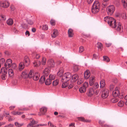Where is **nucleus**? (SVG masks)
Returning a JSON list of instances; mask_svg holds the SVG:
<instances>
[{
	"mask_svg": "<svg viewBox=\"0 0 127 127\" xmlns=\"http://www.w3.org/2000/svg\"><path fill=\"white\" fill-rule=\"evenodd\" d=\"M104 21L107 23L111 27L115 28L117 31H121L123 29L122 26L120 23H119L117 26L116 20L113 18L107 16L104 18Z\"/></svg>",
	"mask_w": 127,
	"mask_h": 127,
	"instance_id": "nucleus-1",
	"label": "nucleus"
},
{
	"mask_svg": "<svg viewBox=\"0 0 127 127\" xmlns=\"http://www.w3.org/2000/svg\"><path fill=\"white\" fill-rule=\"evenodd\" d=\"M100 6L99 1L97 0H95L92 7V12L94 14L97 13L99 11Z\"/></svg>",
	"mask_w": 127,
	"mask_h": 127,
	"instance_id": "nucleus-2",
	"label": "nucleus"
},
{
	"mask_svg": "<svg viewBox=\"0 0 127 127\" xmlns=\"http://www.w3.org/2000/svg\"><path fill=\"white\" fill-rule=\"evenodd\" d=\"M62 82H68L71 78V74L68 72L65 73L61 77Z\"/></svg>",
	"mask_w": 127,
	"mask_h": 127,
	"instance_id": "nucleus-3",
	"label": "nucleus"
},
{
	"mask_svg": "<svg viewBox=\"0 0 127 127\" xmlns=\"http://www.w3.org/2000/svg\"><path fill=\"white\" fill-rule=\"evenodd\" d=\"M115 8L114 5H110L106 8V11L109 15H111L114 12Z\"/></svg>",
	"mask_w": 127,
	"mask_h": 127,
	"instance_id": "nucleus-4",
	"label": "nucleus"
},
{
	"mask_svg": "<svg viewBox=\"0 0 127 127\" xmlns=\"http://www.w3.org/2000/svg\"><path fill=\"white\" fill-rule=\"evenodd\" d=\"M88 86V83L87 82H85L83 84V86L79 88V90L80 92L81 93H85L86 91V88Z\"/></svg>",
	"mask_w": 127,
	"mask_h": 127,
	"instance_id": "nucleus-5",
	"label": "nucleus"
},
{
	"mask_svg": "<svg viewBox=\"0 0 127 127\" xmlns=\"http://www.w3.org/2000/svg\"><path fill=\"white\" fill-rule=\"evenodd\" d=\"M109 92L108 90L105 89L103 91L101 96L103 99L106 98L109 95Z\"/></svg>",
	"mask_w": 127,
	"mask_h": 127,
	"instance_id": "nucleus-6",
	"label": "nucleus"
},
{
	"mask_svg": "<svg viewBox=\"0 0 127 127\" xmlns=\"http://www.w3.org/2000/svg\"><path fill=\"white\" fill-rule=\"evenodd\" d=\"M9 5V3L7 1L1 2L0 3V6L4 8H7Z\"/></svg>",
	"mask_w": 127,
	"mask_h": 127,
	"instance_id": "nucleus-7",
	"label": "nucleus"
},
{
	"mask_svg": "<svg viewBox=\"0 0 127 127\" xmlns=\"http://www.w3.org/2000/svg\"><path fill=\"white\" fill-rule=\"evenodd\" d=\"M47 108L45 107H42L40 109V112L39 113L38 115L41 116L44 114L47 111Z\"/></svg>",
	"mask_w": 127,
	"mask_h": 127,
	"instance_id": "nucleus-8",
	"label": "nucleus"
},
{
	"mask_svg": "<svg viewBox=\"0 0 127 127\" xmlns=\"http://www.w3.org/2000/svg\"><path fill=\"white\" fill-rule=\"evenodd\" d=\"M12 61L10 59H7L4 64L5 66L8 68L10 67L12 65Z\"/></svg>",
	"mask_w": 127,
	"mask_h": 127,
	"instance_id": "nucleus-9",
	"label": "nucleus"
},
{
	"mask_svg": "<svg viewBox=\"0 0 127 127\" xmlns=\"http://www.w3.org/2000/svg\"><path fill=\"white\" fill-rule=\"evenodd\" d=\"M24 63L26 65H29L30 63V60L29 57L27 56H25L24 58Z\"/></svg>",
	"mask_w": 127,
	"mask_h": 127,
	"instance_id": "nucleus-10",
	"label": "nucleus"
},
{
	"mask_svg": "<svg viewBox=\"0 0 127 127\" xmlns=\"http://www.w3.org/2000/svg\"><path fill=\"white\" fill-rule=\"evenodd\" d=\"M119 88L116 87L115 88L112 93V94L114 96H119L120 94V92L119 90Z\"/></svg>",
	"mask_w": 127,
	"mask_h": 127,
	"instance_id": "nucleus-11",
	"label": "nucleus"
},
{
	"mask_svg": "<svg viewBox=\"0 0 127 127\" xmlns=\"http://www.w3.org/2000/svg\"><path fill=\"white\" fill-rule=\"evenodd\" d=\"M58 35V31L57 29H54L52 32V33L51 34L52 38H54L56 37Z\"/></svg>",
	"mask_w": 127,
	"mask_h": 127,
	"instance_id": "nucleus-12",
	"label": "nucleus"
},
{
	"mask_svg": "<svg viewBox=\"0 0 127 127\" xmlns=\"http://www.w3.org/2000/svg\"><path fill=\"white\" fill-rule=\"evenodd\" d=\"M77 118L79 121L84 122L90 123L91 122V120L85 119L83 117H78Z\"/></svg>",
	"mask_w": 127,
	"mask_h": 127,
	"instance_id": "nucleus-13",
	"label": "nucleus"
},
{
	"mask_svg": "<svg viewBox=\"0 0 127 127\" xmlns=\"http://www.w3.org/2000/svg\"><path fill=\"white\" fill-rule=\"evenodd\" d=\"M90 76V71L89 70H87L84 73V77L86 79H88Z\"/></svg>",
	"mask_w": 127,
	"mask_h": 127,
	"instance_id": "nucleus-14",
	"label": "nucleus"
},
{
	"mask_svg": "<svg viewBox=\"0 0 127 127\" xmlns=\"http://www.w3.org/2000/svg\"><path fill=\"white\" fill-rule=\"evenodd\" d=\"M79 78L78 75L76 74H74L73 76L71 75L72 79L71 81L72 82H75Z\"/></svg>",
	"mask_w": 127,
	"mask_h": 127,
	"instance_id": "nucleus-15",
	"label": "nucleus"
},
{
	"mask_svg": "<svg viewBox=\"0 0 127 127\" xmlns=\"http://www.w3.org/2000/svg\"><path fill=\"white\" fill-rule=\"evenodd\" d=\"M94 93V89L92 88H91L89 89L88 92L87 93V95L88 96L91 97L93 95Z\"/></svg>",
	"mask_w": 127,
	"mask_h": 127,
	"instance_id": "nucleus-16",
	"label": "nucleus"
},
{
	"mask_svg": "<svg viewBox=\"0 0 127 127\" xmlns=\"http://www.w3.org/2000/svg\"><path fill=\"white\" fill-rule=\"evenodd\" d=\"M68 36L69 37H72L74 35V33L73 30L71 29H69L68 30Z\"/></svg>",
	"mask_w": 127,
	"mask_h": 127,
	"instance_id": "nucleus-17",
	"label": "nucleus"
},
{
	"mask_svg": "<svg viewBox=\"0 0 127 127\" xmlns=\"http://www.w3.org/2000/svg\"><path fill=\"white\" fill-rule=\"evenodd\" d=\"M95 77L94 76H92L89 79V83L90 86H92L94 84L95 81Z\"/></svg>",
	"mask_w": 127,
	"mask_h": 127,
	"instance_id": "nucleus-18",
	"label": "nucleus"
},
{
	"mask_svg": "<svg viewBox=\"0 0 127 127\" xmlns=\"http://www.w3.org/2000/svg\"><path fill=\"white\" fill-rule=\"evenodd\" d=\"M25 67V64L23 62H21L19 64L18 68L20 71L22 70Z\"/></svg>",
	"mask_w": 127,
	"mask_h": 127,
	"instance_id": "nucleus-19",
	"label": "nucleus"
},
{
	"mask_svg": "<svg viewBox=\"0 0 127 127\" xmlns=\"http://www.w3.org/2000/svg\"><path fill=\"white\" fill-rule=\"evenodd\" d=\"M40 77L39 74L37 72H36L34 76L33 77V79L35 81L37 80Z\"/></svg>",
	"mask_w": 127,
	"mask_h": 127,
	"instance_id": "nucleus-20",
	"label": "nucleus"
},
{
	"mask_svg": "<svg viewBox=\"0 0 127 127\" xmlns=\"http://www.w3.org/2000/svg\"><path fill=\"white\" fill-rule=\"evenodd\" d=\"M22 75L24 78H26L28 77V71L26 70L23 72L22 73Z\"/></svg>",
	"mask_w": 127,
	"mask_h": 127,
	"instance_id": "nucleus-21",
	"label": "nucleus"
},
{
	"mask_svg": "<svg viewBox=\"0 0 127 127\" xmlns=\"http://www.w3.org/2000/svg\"><path fill=\"white\" fill-rule=\"evenodd\" d=\"M64 72V70L63 68H60L59 70V71L57 73V74L58 76L60 77H62V74Z\"/></svg>",
	"mask_w": 127,
	"mask_h": 127,
	"instance_id": "nucleus-22",
	"label": "nucleus"
},
{
	"mask_svg": "<svg viewBox=\"0 0 127 127\" xmlns=\"http://www.w3.org/2000/svg\"><path fill=\"white\" fill-rule=\"evenodd\" d=\"M6 23L9 26H11L13 24V22L12 19L10 18L7 20Z\"/></svg>",
	"mask_w": 127,
	"mask_h": 127,
	"instance_id": "nucleus-23",
	"label": "nucleus"
},
{
	"mask_svg": "<svg viewBox=\"0 0 127 127\" xmlns=\"http://www.w3.org/2000/svg\"><path fill=\"white\" fill-rule=\"evenodd\" d=\"M48 63L51 66L53 67L54 66L55 64L53 60L52 59L49 60L48 61Z\"/></svg>",
	"mask_w": 127,
	"mask_h": 127,
	"instance_id": "nucleus-24",
	"label": "nucleus"
},
{
	"mask_svg": "<svg viewBox=\"0 0 127 127\" xmlns=\"http://www.w3.org/2000/svg\"><path fill=\"white\" fill-rule=\"evenodd\" d=\"M63 82L62 84V87L63 88H65L67 87L69 84L68 82Z\"/></svg>",
	"mask_w": 127,
	"mask_h": 127,
	"instance_id": "nucleus-25",
	"label": "nucleus"
},
{
	"mask_svg": "<svg viewBox=\"0 0 127 127\" xmlns=\"http://www.w3.org/2000/svg\"><path fill=\"white\" fill-rule=\"evenodd\" d=\"M100 87L101 88H103L104 87L105 85V81L104 80H102L100 81Z\"/></svg>",
	"mask_w": 127,
	"mask_h": 127,
	"instance_id": "nucleus-26",
	"label": "nucleus"
},
{
	"mask_svg": "<svg viewBox=\"0 0 127 127\" xmlns=\"http://www.w3.org/2000/svg\"><path fill=\"white\" fill-rule=\"evenodd\" d=\"M34 74V71L32 70H31L28 74V77L31 78L33 77Z\"/></svg>",
	"mask_w": 127,
	"mask_h": 127,
	"instance_id": "nucleus-27",
	"label": "nucleus"
},
{
	"mask_svg": "<svg viewBox=\"0 0 127 127\" xmlns=\"http://www.w3.org/2000/svg\"><path fill=\"white\" fill-rule=\"evenodd\" d=\"M49 70L47 68H46L43 71V73L44 75L46 76H47L49 73Z\"/></svg>",
	"mask_w": 127,
	"mask_h": 127,
	"instance_id": "nucleus-28",
	"label": "nucleus"
},
{
	"mask_svg": "<svg viewBox=\"0 0 127 127\" xmlns=\"http://www.w3.org/2000/svg\"><path fill=\"white\" fill-rule=\"evenodd\" d=\"M33 65L35 67H38L40 64V62L39 61H35L33 63Z\"/></svg>",
	"mask_w": 127,
	"mask_h": 127,
	"instance_id": "nucleus-29",
	"label": "nucleus"
},
{
	"mask_svg": "<svg viewBox=\"0 0 127 127\" xmlns=\"http://www.w3.org/2000/svg\"><path fill=\"white\" fill-rule=\"evenodd\" d=\"M45 80V78L44 75L42 76L39 80V82L41 84L44 83Z\"/></svg>",
	"mask_w": 127,
	"mask_h": 127,
	"instance_id": "nucleus-30",
	"label": "nucleus"
},
{
	"mask_svg": "<svg viewBox=\"0 0 127 127\" xmlns=\"http://www.w3.org/2000/svg\"><path fill=\"white\" fill-rule=\"evenodd\" d=\"M7 68L5 67L2 68L1 69V71L4 74H6L7 73Z\"/></svg>",
	"mask_w": 127,
	"mask_h": 127,
	"instance_id": "nucleus-31",
	"label": "nucleus"
},
{
	"mask_svg": "<svg viewBox=\"0 0 127 127\" xmlns=\"http://www.w3.org/2000/svg\"><path fill=\"white\" fill-rule=\"evenodd\" d=\"M122 2L124 8L127 9V0H122Z\"/></svg>",
	"mask_w": 127,
	"mask_h": 127,
	"instance_id": "nucleus-32",
	"label": "nucleus"
},
{
	"mask_svg": "<svg viewBox=\"0 0 127 127\" xmlns=\"http://www.w3.org/2000/svg\"><path fill=\"white\" fill-rule=\"evenodd\" d=\"M8 74L10 77H11L14 75L13 70L12 69H9L8 70Z\"/></svg>",
	"mask_w": 127,
	"mask_h": 127,
	"instance_id": "nucleus-33",
	"label": "nucleus"
},
{
	"mask_svg": "<svg viewBox=\"0 0 127 127\" xmlns=\"http://www.w3.org/2000/svg\"><path fill=\"white\" fill-rule=\"evenodd\" d=\"M24 125V123H20L17 122H16L15 123V125L17 127H21L22 126Z\"/></svg>",
	"mask_w": 127,
	"mask_h": 127,
	"instance_id": "nucleus-34",
	"label": "nucleus"
},
{
	"mask_svg": "<svg viewBox=\"0 0 127 127\" xmlns=\"http://www.w3.org/2000/svg\"><path fill=\"white\" fill-rule=\"evenodd\" d=\"M45 84L47 85H50L52 83V80L49 78L47 79L45 82Z\"/></svg>",
	"mask_w": 127,
	"mask_h": 127,
	"instance_id": "nucleus-35",
	"label": "nucleus"
},
{
	"mask_svg": "<svg viewBox=\"0 0 127 127\" xmlns=\"http://www.w3.org/2000/svg\"><path fill=\"white\" fill-rule=\"evenodd\" d=\"M118 101V97H114L111 99V102L113 103L117 102Z\"/></svg>",
	"mask_w": 127,
	"mask_h": 127,
	"instance_id": "nucleus-36",
	"label": "nucleus"
},
{
	"mask_svg": "<svg viewBox=\"0 0 127 127\" xmlns=\"http://www.w3.org/2000/svg\"><path fill=\"white\" fill-rule=\"evenodd\" d=\"M83 79L82 78H80L78 81L77 82V84L78 85H80L83 83Z\"/></svg>",
	"mask_w": 127,
	"mask_h": 127,
	"instance_id": "nucleus-37",
	"label": "nucleus"
},
{
	"mask_svg": "<svg viewBox=\"0 0 127 127\" xmlns=\"http://www.w3.org/2000/svg\"><path fill=\"white\" fill-rule=\"evenodd\" d=\"M59 82V80L57 79L53 82V84L54 86H56L58 84Z\"/></svg>",
	"mask_w": 127,
	"mask_h": 127,
	"instance_id": "nucleus-38",
	"label": "nucleus"
},
{
	"mask_svg": "<svg viewBox=\"0 0 127 127\" xmlns=\"http://www.w3.org/2000/svg\"><path fill=\"white\" fill-rule=\"evenodd\" d=\"M84 50V47L82 46H81L79 47V53H81L83 52Z\"/></svg>",
	"mask_w": 127,
	"mask_h": 127,
	"instance_id": "nucleus-39",
	"label": "nucleus"
},
{
	"mask_svg": "<svg viewBox=\"0 0 127 127\" xmlns=\"http://www.w3.org/2000/svg\"><path fill=\"white\" fill-rule=\"evenodd\" d=\"M124 102L123 101L121 100L119 102L118 105L119 107H122L124 105Z\"/></svg>",
	"mask_w": 127,
	"mask_h": 127,
	"instance_id": "nucleus-40",
	"label": "nucleus"
},
{
	"mask_svg": "<svg viewBox=\"0 0 127 127\" xmlns=\"http://www.w3.org/2000/svg\"><path fill=\"white\" fill-rule=\"evenodd\" d=\"M121 17L122 18L124 19H127V16H126V13H123L121 14Z\"/></svg>",
	"mask_w": 127,
	"mask_h": 127,
	"instance_id": "nucleus-41",
	"label": "nucleus"
},
{
	"mask_svg": "<svg viewBox=\"0 0 127 127\" xmlns=\"http://www.w3.org/2000/svg\"><path fill=\"white\" fill-rule=\"evenodd\" d=\"M49 79H51V80H54L55 79V76L54 75L52 74H50L49 76Z\"/></svg>",
	"mask_w": 127,
	"mask_h": 127,
	"instance_id": "nucleus-42",
	"label": "nucleus"
},
{
	"mask_svg": "<svg viewBox=\"0 0 127 127\" xmlns=\"http://www.w3.org/2000/svg\"><path fill=\"white\" fill-rule=\"evenodd\" d=\"M103 60L107 62H108L110 61V59L109 58L106 56L103 57Z\"/></svg>",
	"mask_w": 127,
	"mask_h": 127,
	"instance_id": "nucleus-43",
	"label": "nucleus"
},
{
	"mask_svg": "<svg viewBox=\"0 0 127 127\" xmlns=\"http://www.w3.org/2000/svg\"><path fill=\"white\" fill-rule=\"evenodd\" d=\"M97 47L99 49H101L102 47V44L100 42H98L97 43Z\"/></svg>",
	"mask_w": 127,
	"mask_h": 127,
	"instance_id": "nucleus-44",
	"label": "nucleus"
},
{
	"mask_svg": "<svg viewBox=\"0 0 127 127\" xmlns=\"http://www.w3.org/2000/svg\"><path fill=\"white\" fill-rule=\"evenodd\" d=\"M79 69L78 67L76 65H75L73 67V70L74 71H76Z\"/></svg>",
	"mask_w": 127,
	"mask_h": 127,
	"instance_id": "nucleus-45",
	"label": "nucleus"
},
{
	"mask_svg": "<svg viewBox=\"0 0 127 127\" xmlns=\"http://www.w3.org/2000/svg\"><path fill=\"white\" fill-rule=\"evenodd\" d=\"M27 23L30 25H32L33 23V22L32 20L29 19L27 20Z\"/></svg>",
	"mask_w": 127,
	"mask_h": 127,
	"instance_id": "nucleus-46",
	"label": "nucleus"
},
{
	"mask_svg": "<svg viewBox=\"0 0 127 127\" xmlns=\"http://www.w3.org/2000/svg\"><path fill=\"white\" fill-rule=\"evenodd\" d=\"M46 63V59L45 58H43L41 64L43 65H44Z\"/></svg>",
	"mask_w": 127,
	"mask_h": 127,
	"instance_id": "nucleus-47",
	"label": "nucleus"
},
{
	"mask_svg": "<svg viewBox=\"0 0 127 127\" xmlns=\"http://www.w3.org/2000/svg\"><path fill=\"white\" fill-rule=\"evenodd\" d=\"M42 29L44 30H46L48 29V26L46 25H44L42 27Z\"/></svg>",
	"mask_w": 127,
	"mask_h": 127,
	"instance_id": "nucleus-48",
	"label": "nucleus"
},
{
	"mask_svg": "<svg viewBox=\"0 0 127 127\" xmlns=\"http://www.w3.org/2000/svg\"><path fill=\"white\" fill-rule=\"evenodd\" d=\"M7 116H6V117L8 116V121L9 122L13 120V119H12L11 117L10 116H9V114H6Z\"/></svg>",
	"mask_w": 127,
	"mask_h": 127,
	"instance_id": "nucleus-49",
	"label": "nucleus"
},
{
	"mask_svg": "<svg viewBox=\"0 0 127 127\" xmlns=\"http://www.w3.org/2000/svg\"><path fill=\"white\" fill-rule=\"evenodd\" d=\"M50 23L52 26H54L55 25V21L51 19L50 21Z\"/></svg>",
	"mask_w": 127,
	"mask_h": 127,
	"instance_id": "nucleus-50",
	"label": "nucleus"
},
{
	"mask_svg": "<svg viewBox=\"0 0 127 127\" xmlns=\"http://www.w3.org/2000/svg\"><path fill=\"white\" fill-rule=\"evenodd\" d=\"M48 125L51 127H56L54 126L53 124H52L51 122L50 121L48 122Z\"/></svg>",
	"mask_w": 127,
	"mask_h": 127,
	"instance_id": "nucleus-51",
	"label": "nucleus"
},
{
	"mask_svg": "<svg viewBox=\"0 0 127 127\" xmlns=\"http://www.w3.org/2000/svg\"><path fill=\"white\" fill-rule=\"evenodd\" d=\"M114 3L117 6H118L120 5L119 0H117V1H115Z\"/></svg>",
	"mask_w": 127,
	"mask_h": 127,
	"instance_id": "nucleus-52",
	"label": "nucleus"
},
{
	"mask_svg": "<svg viewBox=\"0 0 127 127\" xmlns=\"http://www.w3.org/2000/svg\"><path fill=\"white\" fill-rule=\"evenodd\" d=\"M14 126L13 124H9L6 126L4 127H14Z\"/></svg>",
	"mask_w": 127,
	"mask_h": 127,
	"instance_id": "nucleus-53",
	"label": "nucleus"
},
{
	"mask_svg": "<svg viewBox=\"0 0 127 127\" xmlns=\"http://www.w3.org/2000/svg\"><path fill=\"white\" fill-rule=\"evenodd\" d=\"M69 127H75V123H72L69 124Z\"/></svg>",
	"mask_w": 127,
	"mask_h": 127,
	"instance_id": "nucleus-54",
	"label": "nucleus"
},
{
	"mask_svg": "<svg viewBox=\"0 0 127 127\" xmlns=\"http://www.w3.org/2000/svg\"><path fill=\"white\" fill-rule=\"evenodd\" d=\"M31 123L33 125L37 123V122H35L34 120H33L31 122Z\"/></svg>",
	"mask_w": 127,
	"mask_h": 127,
	"instance_id": "nucleus-55",
	"label": "nucleus"
},
{
	"mask_svg": "<svg viewBox=\"0 0 127 127\" xmlns=\"http://www.w3.org/2000/svg\"><path fill=\"white\" fill-rule=\"evenodd\" d=\"M34 127V126L31 123H30L27 125V127Z\"/></svg>",
	"mask_w": 127,
	"mask_h": 127,
	"instance_id": "nucleus-56",
	"label": "nucleus"
},
{
	"mask_svg": "<svg viewBox=\"0 0 127 127\" xmlns=\"http://www.w3.org/2000/svg\"><path fill=\"white\" fill-rule=\"evenodd\" d=\"M114 86L113 85H111L110 86V89L111 90H112L114 89Z\"/></svg>",
	"mask_w": 127,
	"mask_h": 127,
	"instance_id": "nucleus-57",
	"label": "nucleus"
},
{
	"mask_svg": "<svg viewBox=\"0 0 127 127\" xmlns=\"http://www.w3.org/2000/svg\"><path fill=\"white\" fill-rule=\"evenodd\" d=\"M26 35L28 36H29L30 35V33L28 31H26L25 32Z\"/></svg>",
	"mask_w": 127,
	"mask_h": 127,
	"instance_id": "nucleus-58",
	"label": "nucleus"
},
{
	"mask_svg": "<svg viewBox=\"0 0 127 127\" xmlns=\"http://www.w3.org/2000/svg\"><path fill=\"white\" fill-rule=\"evenodd\" d=\"M5 74H4L2 75L1 76V78L3 80H5Z\"/></svg>",
	"mask_w": 127,
	"mask_h": 127,
	"instance_id": "nucleus-59",
	"label": "nucleus"
},
{
	"mask_svg": "<svg viewBox=\"0 0 127 127\" xmlns=\"http://www.w3.org/2000/svg\"><path fill=\"white\" fill-rule=\"evenodd\" d=\"M5 60L3 58L1 59L0 60V63H3L5 62Z\"/></svg>",
	"mask_w": 127,
	"mask_h": 127,
	"instance_id": "nucleus-60",
	"label": "nucleus"
},
{
	"mask_svg": "<svg viewBox=\"0 0 127 127\" xmlns=\"http://www.w3.org/2000/svg\"><path fill=\"white\" fill-rule=\"evenodd\" d=\"M105 45L106 47H108L111 46V43H106Z\"/></svg>",
	"mask_w": 127,
	"mask_h": 127,
	"instance_id": "nucleus-61",
	"label": "nucleus"
},
{
	"mask_svg": "<svg viewBox=\"0 0 127 127\" xmlns=\"http://www.w3.org/2000/svg\"><path fill=\"white\" fill-rule=\"evenodd\" d=\"M13 84L14 85H16L18 83L17 80V79H15L14 80L13 82Z\"/></svg>",
	"mask_w": 127,
	"mask_h": 127,
	"instance_id": "nucleus-62",
	"label": "nucleus"
},
{
	"mask_svg": "<svg viewBox=\"0 0 127 127\" xmlns=\"http://www.w3.org/2000/svg\"><path fill=\"white\" fill-rule=\"evenodd\" d=\"M16 112V115H20L22 114L23 113V112H19L18 111Z\"/></svg>",
	"mask_w": 127,
	"mask_h": 127,
	"instance_id": "nucleus-63",
	"label": "nucleus"
},
{
	"mask_svg": "<svg viewBox=\"0 0 127 127\" xmlns=\"http://www.w3.org/2000/svg\"><path fill=\"white\" fill-rule=\"evenodd\" d=\"M95 88H98L99 86V85L97 83H95Z\"/></svg>",
	"mask_w": 127,
	"mask_h": 127,
	"instance_id": "nucleus-64",
	"label": "nucleus"
}]
</instances>
